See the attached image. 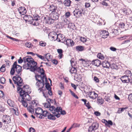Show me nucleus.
I'll use <instances>...</instances> for the list:
<instances>
[{"label":"nucleus","instance_id":"obj_46","mask_svg":"<svg viewBox=\"0 0 132 132\" xmlns=\"http://www.w3.org/2000/svg\"><path fill=\"white\" fill-rule=\"evenodd\" d=\"M37 104L35 101H33L32 102V104L30 106L31 108H34L35 107L37 106Z\"/></svg>","mask_w":132,"mask_h":132},{"label":"nucleus","instance_id":"obj_33","mask_svg":"<svg viewBox=\"0 0 132 132\" xmlns=\"http://www.w3.org/2000/svg\"><path fill=\"white\" fill-rule=\"evenodd\" d=\"M57 52L59 54L58 56L59 57L60 59H61L63 55V54H62V50L61 49H59L57 50Z\"/></svg>","mask_w":132,"mask_h":132},{"label":"nucleus","instance_id":"obj_40","mask_svg":"<svg viewBox=\"0 0 132 132\" xmlns=\"http://www.w3.org/2000/svg\"><path fill=\"white\" fill-rule=\"evenodd\" d=\"M25 46L27 48H31L32 46V45L29 42H27L25 44Z\"/></svg>","mask_w":132,"mask_h":132},{"label":"nucleus","instance_id":"obj_63","mask_svg":"<svg viewBox=\"0 0 132 132\" xmlns=\"http://www.w3.org/2000/svg\"><path fill=\"white\" fill-rule=\"evenodd\" d=\"M85 106L87 107L88 109H89L90 108V106L89 105V102H88L87 103H86V104H85Z\"/></svg>","mask_w":132,"mask_h":132},{"label":"nucleus","instance_id":"obj_44","mask_svg":"<svg viewBox=\"0 0 132 132\" xmlns=\"http://www.w3.org/2000/svg\"><path fill=\"white\" fill-rule=\"evenodd\" d=\"M69 91L70 92L71 94L75 97L77 99H78V96L76 95L75 94L72 92L70 89L69 90Z\"/></svg>","mask_w":132,"mask_h":132},{"label":"nucleus","instance_id":"obj_7","mask_svg":"<svg viewBox=\"0 0 132 132\" xmlns=\"http://www.w3.org/2000/svg\"><path fill=\"white\" fill-rule=\"evenodd\" d=\"M48 9L49 11L51 12V13H56L60 11L59 8H57V6L55 4L50 5Z\"/></svg>","mask_w":132,"mask_h":132},{"label":"nucleus","instance_id":"obj_62","mask_svg":"<svg viewBox=\"0 0 132 132\" xmlns=\"http://www.w3.org/2000/svg\"><path fill=\"white\" fill-rule=\"evenodd\" d=\"M36 117H38V118L41 119L44 118V117L43 116L42 114H39L38 116H36Z\"/></svg>","mask_w":132,"mask_h":132},{"label":"nucleus","instance_id":"obj_12","mask_svg":"<svg viewBox=\"0 0 132 132\" xmlns=\"http://www.w3.org/2000/svg\"><path fill=\"white\" fill-rule=\"evenodd\" d=\"M60 114H55L53 113V114L49 113L48 116L47 118L50 120H55L56 119L55 117H56L57 118H59L60 117Z\"/></svg>","mask_w":132,"mask_h":132},{"label":"nucleus","instance_id":"obj_29","mask_svg":"<svg viewBox=\"0 0 132 132\" xmlns=\"http://www.w3.org/2000/svg\"><path fill=\"white\" fill-rule=\"evenodd\" d=\"M121 10L122 12L123 15H128L129 13V12H131L129 9H127L126 8H124L122 9Z\"/></svg>","mask_w":132,"mask_h":132},{"label":"nucleus","instance_id":"obj_45","mask_svg":"<svg viewBox=\"0 0 132 132\" xmlns=\"http://www.w3.org/2000/svg\"><path fill=\"white\" fill-rule=\"evenodd\" d=\"M11 110L12 112L16 115H18L19 113L17 111V109L15 110L13 108H12Z\"/></svg>","mask_w":132,"mask_h":132},{"label":"nucleus","instance_id":"obj_21","mask_svg":"<svg viewBox=\"0 0 132 132\" xmlns=\"http://www.w3.org/2000/svg\"><path fill=\"white\" fill-rule=\"evenodd\" d=\"M43 111V110L41 108H37L35 109V115H36V116H38L39 114H42Z\"/></svg>","mask_w":132,"mask_h":132},{"label":"nucleus","instance_id":"obj_9","mask_svg":"<svg viewBox=\"0 0 132 132\" xmlns=\"http://www.w3.org/2000/svg\"><path fill=\"white\" fill-rule=\"evenodd\" d=\"M2 121L3 122H7L8 124L11 122V119L10 116L5 115H3L2 117Z\"/></svg>","mask_w":132,"mask_h":132},{"label":"nucleus","instance_id":"obj_19","mask_svg":"<svg viewBox=\"0 0 132 132\" xmlns=\"http://www.w3.org/2000/svg\"><path fill=\"white\" fill-rule=\"evenodd\" d=\"M101 36L103 38H107L109 35V34L108 31L106 30H104L102 31L100 33Z\"/></svg>","mask_w":132,"mask_h":132},{"label":"nucleus","instance_id":"obj_57","mask_svg":"<svg viewBox=\"0 0 132 132\" xmlns=\"http://www.w3.org/2000/svg\"><path fill=\"white\" fill-rule=\"evenodd\" d=\"M111 32L112 34H114L116 35L118 32V30L117 29H113Z\"/></svg>","mask_w":132,"mask_h":132},{"label":"nucleus","instance_id":"obj_10","mask_svg":"<svg viewBox=\"0 0 132 132\" xmlns=\"http://www.w3.org/2000/svg\"><path fill=\"white\" fill-rule=\"evenodd\" d=\"M24 20L26 22L28 21L31 24L33 23V18L30 15H24L23 17Z\"/></svg>","mask_w":132,"mask_h":132},{"label":"nucleus","instance_id":"obj_31","mask_svg":"<svg viewBox=\"0 0 132 132\" xmlns=\"http://www.w3.org/2000/svg\"><path fill=\"white\" fill-rule=\"evenodd\" d=\"M91 99L94 100L96 99L98 95L94 92L91 91Z\"/></svg>","mask_w":132,"mask_h":132},{"label":"nucleus","instance_id":"obj_23","mask_svg":"<svg viewBox=\"0 0 132 132\" xmlns=\"http://www.w3.org/2000/svg\"><path fill=\"white\" fill-rule=\"evenodd\" d=\"M44 19L46 20V23L49 24L52 23L54 22L53 19L50 16L49 17H45Z\"/></svg>","mask_w":132,"mask_h":132},{"label":"nucleus","instance_id":"obj_30","mask_svg":"<svg viewBox=\"0 0 132 132\" xmlns=\"http://www.w3.org/2000/svg\"><path fill=\"white\" fill-rule=\"evenodd\" d=\"M36 68L35 69V71H37L40 72L41 74L43 75H44V70L43 68L42 69L40 68V67H37V65H36Z\"/></svg>","mask_w":132,"mask_h":132},{"label":"nucleus","instance_id":"obj_14","mask_svg":"<svg viewBox=\"0 0 132 132\" xmlns=\"http://www.w3.org/2000/svg\"><path fill=\"white\" fill-rule=\"evenodd\" d=\"M66 38L64 35H62L61 34H58V38L57 40L59 42H61L62 43H65Z\"/></svg>","mask_w":132,"mask_h":132},{"label":"nucleus","instance_id":"obj_8","mask_svg":"<svg viewBox=\"0 0 132 132\" xmlns=\"http://www.w3.org/2000/svg\"><path fill=\"white\" fill-rule=\"evenodd\" d=\"M19 94L20 96V97H21V98H23L24 100H26L28 101L31 99V98L28 94V93H23L21 92Z\"/></svg>","mask_w":132,"mask_h":132},{"label":"nucleus","instance_id":"obj_36","mask_svg":"<svg viewBox=\"0 0 132 132\" xmlns=\"http://www.w3.org/2000/svg\"><path fill=\"white\" fill-rule=\"evenodd\" d=\"M113 125V122L111 120L107 121V122L105 123V126L109 127H110V126H112Z\"/></svg>","mask_w":132,"mask_h":132},{"label":"nucleus","instance_id":"obj_4","mask_svg":"<svg viewBox=\"0 0 132 132\" xmlns=\"http://www.w3.org/2000/svg\"><path fill=\"white\" fill-rule=\"evenodd\" d=\"M36 80H37L38 81L37 82L36 84L37 87L39 88L38 91L40 93L43 90V88L44 86V84L40 80H39L36 78Z\"/></svg>","mask_w":132,"mask_h":132},{"label":"nucleus","instance_id":"obj_53","mask_svg":"<svg viewBox=\"0 0 132 132\" xmlns=\"http://www.w3.org/2000/svg\"><path fill=\"white\" fill-rule=\"evenodd\" d=\"M40 79H41V80H42V82H43V83L44 84V79H45V80H46V81L47 80L46 78V76L44 75L42 77L41 76Z\"/></svg>","mask_w":132,"mask_h":132},{"label":"nucleus","instance_id":"obj_18","mask_svg":"<svg viewBox=\"0 0 132 132\" xmlns=\"http://www.w3.org/2000/svg\"><path fill=\"white\" fill-rule=\"evenodd\" d=\"M73 13L75 16L79 17L81 16L82 13L79 9H76L73 11Z\"/></svg>","mask_w":132,"mask_h":132},{"label":"nucleus","instance_id":"obj_3","mask_svg":"<svg viewBox=\"0 0 132 132\" xmlns=\"http://www.w3.org/2000/svg\"><path fill=\"white\" fill-rule=\"evenodd\" d=\"M18 92L20 93L21 92L23 93H30L31 92V90L29 86L27 85H25L23 86L22 88L18 87L17 88Z\"/></svg>","mask_w":132,"mask_h":132},{"label":"nucleus","instance_id":"obj_49","mask_svg":"<svg viewBox=\"0 0 132 132\" xmlns=\"http://www.w3.org/2000/svg\"><path fill=\"white\" fill-rule=\"evenodd\" d=\"M34 108H31V107H30V106H29L28 107V109L30 112L32 113H33L34 111Z\"/></svg>","mask_w":132,"mask_h":132},{"label":"nucleus","instance_id":"obj_55","mask_svg":"<svg viewBox=\"0 0 132 132\" xmlns=\"http://www.w3.org/2000/svg\"><path fill=\"white\" fill-rule=\"evenodd\" d=\"M94 114L96 116H100L101 114V113L98 111H95L94 112Z\"/></svg>","mask_w":132,"mask_h":132},{"label":"nucleus","instance_id":"obj_26","mask_svg":"<svg viewBox=\"0 0 132 132\" xmlns=\"http://www.w3.org/2000/svg\"><path fill=\"white\" fill-rule=\"evenodd\" d=\"M76 50L79 51H82L85 50L84 47L82 46H78L76 47Z\"/></svg>","mask_w":132,"mask_h":132},{"label":"nucleus","instance_id":"obj_42","mask_svg":"<svg viewBox=\"0 0 132 132\" xmlns=\"http://www.w3.org/2000/svg\"><path fill=\"white\" fill-rule=\"evenodd\" d=\"M49 113L46 111H43L42 113V114L44 117L47 116L48 117Z\"/></svg>","mask_w":132,"mask_h":132},{"label":"nucleus","instance_id":"obj_56","mask_svg":"<svg viewBox=\"0 0 132 132\" xmlns=\"http://www.w3.org/2000/svg\"><path fill=\"white\" fill-rule=\"evenodd\" d=\"M128 99L129 101L132 103V93L130 94L129 95Z\"/></svg>","mask_w":132,"mask_h":132},{"label":"nucleus","instance_id":"obj_43","mask_svg":"<svg viewBox=\"0 0 132 132\" xmlns=\"http://www.w3.org/2000/svg\"><path fill=\"white\" fill-rule=\"evenodd\" d=\"M97 57L98 58L101 59H103L104 58V56L101 53H98L97 54Z\"/></svg>","mask_w":132,"mask_h":132},{"label":"nucleus","instance_id":"obj_61","mask_svg":"<svg viewBox=\"0 0 132 132\" xmlns=\"http://www.w3.org/2000/svg\"><path fill=\"white\" fill-rule=\"evenodd\" d=\"M35 129L32 127L30 128L29 130V132H35Z\"/></svg>","mask_w":132,"mask_h":132},{"label":"nucleus","instance_id":"obj_17","mask_svg":"<svg viewBox=\"0 0 132 132\" xmlns=\"http://www.w3.org/2000/svg\"><path fill=\"white\" fill-rule=\"evenodd\" d=\"M64 44L69 46H72L74 45V43L73 41L70 39H67L65 41Z\"/></svg>","mask_w":132,"mask_h":132},{"label":"nucleus","instance_id":"obj_41","mask_svg":"<svg viewBox=\"0 0 132 132\" xmlns=\"http://www.w3.org/2000/svg\"><path fill=\"white\" fill-rule=\"evenodd\" d=\"M97 101L99 104H101L103 103L104 100L102 98L98 97L97 98Z\"/></svg>","mask_w":132,"mask_h":132},{"label":"nucleus","instance_id":"obj_47","mask_svg":"<svg viewBox=\"0 0 132 132\" xmlns=\"http://www.w3.org/2000/svg\"><path fill=\"white\" fill-rule=\"evenodd\" d=\"M79 126L80 124L77 123H74L71 127L72 128H75L76 127H78Z\"/></svg>","mask_w":132,"mask_h":132},{"label":"nucleus","instance_id":"obj_58","mask_svg":"<svg viewBox=\"0 0 132 132\" xmlns=\"http://www.w3.org/2000/svg\"><path fill=\"white\" fill-rule=\"evenodd\" d=\"M7 103L9 105L13 107V104L11 102V101L10 100H7Z\"/></svg>","mask_w":132,"mask_h":132},{"label":"nucleus","instance_id":"obj_48","mask_svg":"<svg viewBox=\"0 0 132 132\" xmlns=\"http://www.w3.org/2000/svg\"><path fill=\"white\" fill-rule=\"evenodd\" d=\"M5 81V78L3 77H2L0 78V82L2 84H4Z\"/></svg>","mask_w":132,"mask_h":132},{"label":"nucleus","instance_id":"obj_64","mask_svg":"<svg viewBox=\"0 0 132 132\" xmlns=\"http://www.w3.org/2000/svg\"><path fill=\"white\" fill-rule=\"evenodd\" d=\"M110 49L111 50L113 51H115L117 50L116 48L113 47H111L110 48Z\"/></svg>","mask_w":132,"mask_h":132},{"label":"nucleus","instance_id":"obj_60","mask_svg":"<svg viewBox=\"0 0 132 132\" xmlns=\"http://www.w3.org/2000/svg\"><path fill=\"white\" fill-rule=\"evenodd\" d=\"M46 87L47 90H49L51 89V87L49 83H47L46 84Z\"/></svg>","mask_w":132,"mask_h":132},{"label":"nucleus","instance_id":"obj_5","mask_svg":"<svg viewBox=\"0 0 132 132\" xmlns=\"http://www.w3.org/2000/svg\"><path fill=\"white\" fill-rule=\"evenodd\" d=\"M48 36L49 38L51 40H58V35L54 32L53 31L49 33Z\"/></svg>","mask_w":132,"mask_h":132},{"label":"nucleus","instance_id":"obj_15","mask_svg":"<svg viewBox=\"0 0 132 132\" xmlns=\"http://www.w3.org/2000/svg\"><path fill=\"white\" fill-rule=\"evenodd\" d=\"M121 80L123 83H127L129 82L130 78L126 75L122 76L121 78Z\"/></svg>","mask_w":132,"mask_h":132},{"label":"nucleus","instance_id":"obj_51","mask_svg":"<svg viewBox=\"0 0 132 132\" xmlns=\"http://www.w3.org/2000/svg\"><path fill=\"white\" fill-rule=\"evenodd\" d=\"M49 108L50 110L51 111V112L53 113V112H54V110L55 109V107L54 106H50Z\"/></svg>","mask_w":132,"mask_h":132},{"label":"nucleus","instance_id":"obj_37","mask_svg":"<svg viewBox=\"0 0 132 132\" xmlns=\"http://www.w3.org/2000/svg\"><path fill=\"white\" fill-rule=\"evenodd\" d=\"M110 67L111 69H118V66L114 63H112V64L110 65Z\"/></svg>","mask_w":132,"mask_h":132},{"label":"nucleus","instance_id":"obj_2","mask_svg":"<svg viewBox=\"0 0 132 132\" xmlns=\"http://www.w3.org/2000/svg\"><path fill=\"white\" fill-rule=\"evenodd\" d=\"M20 75H16L13 77V80L14 83L18 87H20L22 86L23 84V79L20 77Z\"/></svg>","mask_w":132,"mask_h":132},{"label":"nucleus","instance_id":"obj_59","mask_svg":"<svg viewBox=\"0 0 132 132\" xmlns=\"http://www.w3.org/2000/svg\"><path fill=\"white\" fill-rule=\"evenodd\" d=\"M80 40L83 43L86 41V39L84 37H81L80 38Z\"/></svg>","mask_w":132,"mask_h":132},{"label":"nucleus","instance_id":"obj_22","mask_svg":"<svg viewBox=\"0 0 132 132\" xmlns=\"http://www.w3.org/2000/svg\"><path fill=\"white\" fill-rule=\"evenodd\" d=\"M101 63L100 61L97 59L94 60L92 62L93 65L97 67L99 66L101 64Z\"/></svg>","mask_w":132,"mask_h":132},{"label":"nucleus","instance_id":"obj_27","mask_svg":"<svg viewBox=\"0 0 132 132\" xmlns=\"http://www.w3.org/2000/svg\"><path fill=\"white\" fill-rule=\"evenodd\" d=\"M62 110V108L61 107H57L56 108H55V110H54V112H53V113L55 114H60L59 113Z\"/></svg>","mask_w":132,"mask_h":132},{"label":"nucleus","instance_id":"obj_28","mask_svg":"<svg viewBox=\"0 0 132 132\" xmlns=\"http://www.w3.org/2000/svg\"><path fill=\"white\" fill-rule=\"evenodd\" d=\"M18 100L20 102H22L23 106L25 107H27L28 104L22 98H21V97H19Z\"/></svg>","mask_w":132,"mask_h":132},{"label":"nucleus","instance_id":"obj_52","mask_svg":"<svg viewBox=\"0 0 132 132\" xmlns=\"http://www.w3.org/2000/svg\"><path fill=\"white\" fill-rule=\"evenodd\" d=\"M39 44L40 46H46V43L44 42L41 41L40 42Z\"/></svg>","mask_w":132,"mask_h":132},{"label":"nucleus","instance_id":"obj_1","mask_svg":"<svg viewBox=\"0 0 132 132\" xmlns=\"http://www.w3.org/2000/svg\"><path fill=\"white\" fill-rule=\"evenodd\" d=\"M22 71V67L17 64L16 61L15 62L11 68L10 74L12 75L14 74L16 75H21Z\"/></svg>","mask_w":132,"mask_h":132},{"label":"nucleus","instance_id":"obj_24","mask_svg":"<svg viewBox=\"0 0 132 132\" xmlns=\"http://www.w3.org/2000/svg\"><path fill=\"white\" fill-rule=\"evenodd\" d=\"M102 65L103 68H108L110 66V64L108 61H105L102 62Z\"/></svg>","mask_w":132,"mask_h":132},{"label":"nucleus","instance_id":"obj_39","mask_svg":"<svg viewBox=\"0 0 132 132\" xmlns=\"http://www.w3.org/2000/svg\"><path fill=\"white\" fill-rule=\"evenodd\" d=\"M33 16L34 18H33V21L34 20L37 21L40 19V17L38 15L35 14Z\"/></svg>","mask_w":132,"mask_h":132},{"label":"nucleus","instance_id":"obj_20","mask_svg":"<svg viewBox=\"0 0 132 132\" xmlns=\"http://www.w3.org/2000/svg\"><path fill=\"white\" fill-rule=\"evenodd\" d=\"M19 13L22 15L24 14L26 12V9L24 7H21L18 9Z\"/></svg>","mask_w":132,"mask_h":132},{"label":"nucleus","instance_id":"obj_13","mask_svg":"<svg viewBox=\"0 0 132 132\" xmlns=\"http://www.w3.org/2000/svg\"><path fill=\"white\" fill-rule=\"evenodd\" d=\"M59 12L51 13L50 14V16L54 21L58 19L59 18Z\"/></svg>","mask_w":132,"mask_h":132},{"label":"nucleus","instance_id":"obj_32","mask_svg":"<svg viewBox=\"0 0 132 132\" xmlns=\"http://www.w3.org/2000/svg\"><path fill=\"white\" fill-rule=\"evenodd\" d=\"M71 1L70 0H65L63 2V4L66 6H70Z\"/></svg>","mask_w":132,"mask_h":132},{"label":"nucleus","instance_id":"obj_11","mask_svg":"<svg viewBox=\"0 0 132 132\" xmlns=\"http://www.w3.org/2000/svg\"><path fill=\"white\" fill-rule=\"evenodd\" d=\"M26 61L28 62L27 63L34 66V67H36V65H37V62H35L34 60L30 56H28Z\"/></svg>","mask_w":132,"mask_h":132},{"label":"nucleus","instance_id":"obj_38","mask_svg":"<svg viewBox=\"0 0 132 132\" xmlns=\"http://www.w3.org/2000/svg\"><path fill=\"white\" fill-rule=\"evenodd\" d=\"M127 109V108H119L117 111V113H120L124 110Z\"/></svg>","mask_w":132,"mask_h":132},{"label":"nucleus","instance_id":"obj_50","mask_svg":"<svg viewBox=\"0 0 132 132\" xmlns=\"http://www.w3.org/2000/svg\"><path fill=\"white\" fill-rule=\"evenodd\" d=\"M36 55L39 58L42 59V60H43V61H45L46 60H45L44 57L41 55H40L38 54H36Z\"/></svg>","mask_w":132,"mask_h":132},{"label":"nucleus","instance_id":"obj_34","mask_svg":"<svg viewBox=\"0 0 132 132\" xmlns=\"http://www.w3.org/2000/svg\"><path fill=\"white\" fill-rule=\"evenodd\" d=\"M52 56L50 53H48L46 54L45 58L48 61H51L52 60Z\"/></svg>","mask_w":132,"mask_h":132},{"label":"nucleus","instance_id":"obj_54","mask_svg":"<svg viewBox=\"0 0 132 132\" xmlns=\"http://www.w3.org/2000/svg\"><path fill=\"white\" fill-rule=\"evenodd\" d=\"M51 105L50 103L48 102L45 104L44 106L46 108H49Z\"/></svg>","mask_w":132,"mask_h":132},{"label":"nucleus","instance_id":"obj_35","mask_svg":"<svg viewBox=\"0 0 132 132\" xmlns=\"http://www.w3.org/2000/svg\"><path fill=\"white\" fill-rule=\"evenodd\" d=\"M125 73L126 75L129 78L130 77V78H132V73H131L130 71L129 70H126L125 71Z\"/></svg>","mask_w":132,"mask_h":132},{"label":"nucleus","instance_id":"obj_6","mask_svg":"<svg viewBox=\"0 0 132 132\" xmlns=\"http://www.w3.org/2000/svg\"><path fill=\"white\" fill-rule=\"evenodd\" d=\"M23 68L26 69H30V70L32 72L35 71L36 67H34L33 65L30 64L28 63L24 64L23 66Z\"/></svg>","mask_w":132,"mask_h":132},{"label":"nucleus","instance_id":"obj_16","mask_svg":"<svg viewBox=\"0 0 132 132\" xmlns=\"http://www.w3.org/2000/svg\"><path fill=\"white\" fill-rule=\"evenodd\" d=\"M71 63V68L70 67V69L69 70L70 72L71 73H76L77 70L74 67H73L72 66L73 63H74V62L73 61H70Z\"/></svg>","mask_w":132,"mask_h":132},{"label":"nucleus","instance_id":"obj_25","mask_svg":"<svg viewBox=\"0 0 132 132\" xmlns=\"http://www.w3.org/2000/svg\"><path fill=\"white\" fill-rule=\"evenodd\" d=\"M98 127L97 123H93L91 125V132H94V130L96 129Z\"/></svg>","mask_w":132,"mask_h":132}]
</instances>
